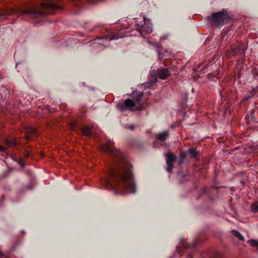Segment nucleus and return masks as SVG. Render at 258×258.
I'll return each mask as SVG.
<instances>
[{
    "label": "nucleus",
    "mask_w": 258,
    "mask_h": 258,
    "mask_svg": "<svg viewBox=\"0 0 258 258\" xmlns=\"http://www.w3.org/2000/svg\"><path fill=\"white\" fill-rule=\"evenodd\" d=\"M0 92L3 93V96L2 97V100H3V102L5 101V98L6 94V90L4 88H0Z\"/></svg>",
    "instance_id": "nucleus-18"
},
{
    "label": "nucleus",
    "mask_w": 258,
    "mask_h": 258,
    "mask_svg": "<svg viewBox=\"0 0 258 258\" xmlns=\"http://www.w3.org/2000/svg\"><path fill=\"white\" fill-rule=\"evenodd\" d=\"M3 255H4L3 253L0 251V256H3Z\"/></svg>",
    "instance_id": "nucleus-27"
},
{
    "label": "nucleus",
    "mask_w": 258,
    "mask_h": 258,
    "mask_svg": "<svg viewBox=\"0 0 258 258\" xmlns=\"http://www.w3.org/2000/svg\"><path fill=\"white\" fill-rule=\"evenodd\" d=\"M247 49V47L245 45H241L239 47V52L241 54H244L245 50Z\"/></svg>",
    "instance_id": "nucleus-19"
},
{
    "label": "nucleus",
    "mask_w": 258,
    "mask_h": 258,
    "mask_svg": "<svg viewBox=\"0 0 258 258\" xmlns=\"http://www.w3.org/2000/svg\"><path fill=\"white\" fill-rule=\"evenodd\" d=\"M26 130V133L29 134H35L37 133L36 129L32 126H27Z\"/></svg>",
    "instance_id": "nucleus-13"
},
{
    "label": "nucleus",
    "mask_w": 258,
    "mask_h": 258,
    "mask_svg": "<svg viewBox=\"0 0 258 258\" xmlns=\"http://www.w3.org/2000/svg\"><path fill=\"white\" fill-rule=\"evenodd\" d=\"M187 258H192V256H191V255H188L187 256Z\"/></svg>",
    "instance_id": "nucleus-26"
},
{
    "label": "nucleus",
    "mask_w": 258,
    "mask_h": 258,
    "mask_svg": "<svg viewBox=\"0 0 258 258\" xmlns=\"http://www.w3.org/2000/svg\"><path fill=\"white\" fill-rule=\"evenodd\" d=\"M82 132L85 136H89L91 134L90 128L88 126H85L82 129Z\"/></svg>",
    "instance_id": "nucleus-14"
},
{
    "label": "nucleus",
    "mask_w": 258,
    "mask_h": 258,
    "mask_svg": "<svg viewBox=\"0 0 258 258\" xmlns=\"http://www.w3.org/2000/svg\"><path fill=\"white\" fill-rule=\"evenodd\" d=\"M5 150L6 148L4 147L0 146V151H4Z\"/></svg>",
    "instance_id": "nucleus-22"
},
{
    "label": "nucleus",
    "mask_w": 258,
    "mask_h": 258,
    "mask_svg": "<svg viewBox=\"0 0 258 258\" xmlns=\"http://www.w3.org/2000/svg\"><path fill=\"white\" fill-rule=\"evenodd\" d=\"M169 135L168 131H164L157 134L156 135V138L159 140L164 141L169 136Z\"/></svg>",
    "instance_id": "nucleus-10"
},
{
    "label": "nucleus",
    "mask_w": 258,
    "mask_h": 258,
    "mask_svg": "<svg viewBox=\"0 0 258 258\" xmlns=\"http://www.w3.org/2000/svg\"><path fill=\"white\" fill-rule=\"evenodd\" d=\"M104 184H110V181L108 179H105L103 181Z\"/></svg>",
    "instance_id": "nucleus-20"
},
{
    "label": "nucleus",
    "mask_w": 258,
    "mask_h": 258,
    "mask_svg": "<svg viewBox=\"0 0 258 258\" xmlns=\"http://www.w3.org/2000/svg\"><path fill=\"white\" fill-rule=\"evenodd\" d=\"M251 208L253 212H258V201L253 203L251 206Z\"/></svg>",
    "instance_id": "nucleus-16"
},
{
    "label": "nucleus",
    "mask_w": 258,
    "mask_h": 258,
    "mask_svg": "<svg viewBox=\"0 0 258 258\" xmlns=\"http://www.w3.org/2000/svg\"><path fill=\"white\" fill-rule=\"evenodd\" d=\"M41 6L43 8H54V9H58L59 7L57 6H55L54 5L51 4L49 2H46V3H42L41 4Z\"/></svg>",
    "instance_id": "nucleus-11"
},
{
    "label": "nucleus",
    "mask_w": 258,
    "mask_h": 258,
    "mask_svg": "<svg viewBox=\"0 0 258 258\" xmlns=\"http://www.w3.org/2000/svg\"><path fill=\"white\" fill-rule=\"evenodd\" d=\"M231 232L239 240L244 241V237L237 230H232Z\"/></svg>",
    "instance_id": "nucleus-12"
},
{
    "label": "nucleus",
    "mask_w": 258,
    "mask_h": 258,
    "mask_svg": "<svg viewBox=\"0 0 258 258\" xmlns=\"http://www.w3.org/2000/svg\"><path fill=\"white\" fill-rule=\"evenodd\" d=\"M144 24L141 25V33L143 34L144 31L146 34H149L153 31L152 24L149 19L144 17Z\"/></svg>",
    "instance_id": "nucleus-5"
},
{
    "label": "nucleus",
    "mask_w": 258,
    "mask_h": 258,
    "mask_svg": "<svg viewBox=\"0 0 258 258\" xmlns=\"http://www.w3.org/2000/svg\"><path fill=\"white\" fill-rule=\"evenodd\" d=\"M166 171L171 172L173 168V163L175 160V157L171 153H168L166 156Z\"/></svg>",
    "instance_id": "nucleus-6"
},
{
    "label": "nucleus",
    "mask_w": 258,
    "mask_h": 258,
    "mask_svg": "<svg viewBox=\"0 0 258 258\" xmlns=\"http://www.w3.org/2000/svg\"><path fill=\"white\" fill-rule=\"evenodd\" d=\"M178 176H182H182H183V175H182L181 173H179V174H178Z\"/></svg>",
    "instance_id": "nucleus-25"
},
{
    "label": "nucleus",
    "mask_w": 258,
    "mask_h": 258,
    "mask_svg": "<svg viewBox=\"0 0 258 258\" xmlns=\"http://www.w3.org/2000/svg\"><path fill=\"white\" fill-rule=\"evenodd\" d=\"M26 138L27 139H28V136H26Z\"/></svg>",
    "instance_id": "nucleus-29"
},
{
    "label": "nucleus",
    "mask_w": 258,
    "mask_h": 258,
    "mask_svg": "<svg viewBox=\"0 0 258 258\" xmlns=\"http://www.w3.org/2000/svg\"><path fill=\"white\" fill-rule=\"evenodd\" d=\"M14 13V10H4L0 13V22H3L7 19V17L11 16Z\"/></svg>",
    "instance_id": "nucleus-8"
},
{
    "label": "nucleus",
    "mask_w": 258,
    "mask_h": 258,
    "mask_svg": "<svg viewBox=\"0 0 258 258\" xmlns=\"http://www.w3.org/2000/svg\"><path fill=\"white\" fill-rule=\"evenodd\" d=\"M147 42H148V43L149 45H152V46H153V43H152V42H151L150 41H149V40H148V41H147Z\"/></svg>",
    "instance_id": "nucleus-24"
},
{
    "label": "nucleus",
    "mask_w": 258,
    "mask_h": 258,
    "mask_svg": "<svg viewBox=\"0 0 258 258\" xmlns=\"http://www.w3.org/2000/svg\"><path fill=\"white\" fill-rule=\"evenodd\" d=\"M155 74L157 75L159 78L164 80L169 75V71L167 69H159L156 71Z\"/></svg>",
    "instance_id": "nucleus-9"
},
{
    "label": "nucleus",
    "mask_w": 258,
    "mask_h": 258,
    "mask_svg": "<svg viewBox=\"0 0 258 258\" xmlns=\"http://www.w3.org/2000/svg\"><path fill=\"white\" fill-rule=\"evenodd\" d=\"M255 90L258 92V86L256 87Z\"/></svg>",
    "instance_id": "nucleus-28"
},
{
    "label": "nucleus",
    "mask_w": 258,
    "mask_h": 258,
    "mask_svg": "<svg viewBox=\"0 0 258 258\" xmlns=\"http://www.w3.org/2000/svg\"><path fill=\"white\" fill-rule=\"evenodd\" d=\"M188 152L190 154H191L193 157H196L198 155V152L195 149H190L189 150Z\"/></svg>",
    "instance_id": "nucleus-17"
},
{
    "label": "nucleus",
    "mask_w": 258,
    "mask_h": 258,
    "mask_svg": "<svg viewBox=\"0 0 258 258\" xmlns=\"http://www.w3.org/2000/svg\"><path fill=\"white\" fill-rule=\"evenodd\" d=\"M132 95L134 100L127 99L123 104L117 106L120 111H124L126 110L134 111L141 109V105L139 102L143 96V93L140 91H135L132 94Z\"/></svg>",
    "instance_id": "nucleus-2"
},
{
    "label": "nucleus",
    "mask_w": 258,
    "mask_h": 258,
    "mask_svg": "<svg viewBox=\"0 0 258 258\" xmlns=\"http://www.w3.org/2000/svg\"><path fill=\"white\" fill-rule=\"evenodd\" d=\"M252 96V95H247V96H246L244 99V100H247V99L251 98V97Z\"/></svg>",
    "instance_id": "nucleus-21"
},
{
    "label": "nucleus",
    "mask_w": 258,
    "mask_h": 258,
    "mask_svg": "<svg viewBox=\"0 0 258 258\" xmlns=\"http://www.w3.org/2000/svg\"><path fill=\"white\" fill-rule=\"evenodd\" d=\"M117 39V37L113 36V37L110 38L109 39V40H110V41H111V40H115V39Z\"/></svg>",
    "instance_id": "nucleus-23"
},
{
    "label": "nucleus",
    "mask_w": 258,
    "mask_h": 258,
    "mask_svg": "<svg viewBox=\"0 0 258 258\" xmlns=\"http://www.w3.org/2000/svg\"><path fill=\"white\" fill-rule=\"evenodd\" d=\"M248 243L252 247H258V240L251 239L248 241Z\"/></svg>",
    "instance_id": "nucleus-15"
},
{
    "label": "nucleus",
    "mask_w": 258,
    "mask_h": 258,
    "mask_svg": "<svg viewBox=\"0 0 258 258\" xmlns=\"http://www.w3.org/2000/svg\"><path fill=\"white\" fill-rule=\"evenodd\" d=\"M132 165L122 159L117 168H114L111 175L115 176L119 184L129 194L136 192L137 187L132 174Z\"/></svg>",
    "instance_id": "nucleus-1"
},
{
    "label": "nucleus",
    "mask_w": 258,
    "mask_h": 258,
    "mask_svg": "<svg viewBox=\"0 0 258 258\" xmlns=\"http://www.w3.org/2000/svg\"><path fill=\"white\" fill-rule=\"evenodd\" d=\"M102 150L105 152L110 153L112 155L118 158L122 157L121 153L114 146V143L112 141H108L107 143L102 147Z\"/></svg>",
    "instance_id": "nucleus-4"
},
{
    "label": "nucleus",
    "mask_w": 258,
    "mask_h": 258,
    "mask_svg": "<svg viewBox=\"0 0 258 258\" xmlns=\"http://www.w3.org/2000/svg\"><path fill=\"white\" fill-rule=\"evenodd\" d=\"M21 15H34L35 17L38 16L43 17L46 15L44 12H38L35 9H30L28 11L23 10L21 12Z\"/></svg>",
    "instance_id": "nucleus-7"
},
{
    "label": "nucleus",
    "mask_w": 258,
    "mask_h": 258,
    "mask_svg": "<svg viewBox=\"0 0 258 258\" xmlns=\"http://www.w3.org/2000/svg\"><path fill=\"white\" fill-rule=\"evenodd\" d=\"M209 19L215 23L217 27H219L225 23H228L231 19L227 12L225 10L222 11L213 13L209 17Z\"/></svg>",
    "instance_id": "nucleus-3"
}]
</instances>
